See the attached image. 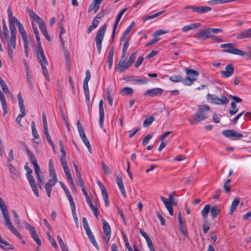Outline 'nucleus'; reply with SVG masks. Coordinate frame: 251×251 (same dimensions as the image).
Wrapping results in <instances>:
<instances>
[{
	"label": "nucleus",
	"instance_id": "f257e3e1",
	"mask_svg": "<svg viewBox=\"0 0 251 251\" xmlns=\"http://www.w3.org/2000/svg\"><path fill=\"white\" fill-rule=\"evenodd\" d=\"M35 37L36 38L37 42V46L39 50V53L38 55V62L40 63V64L41 66L42 69L43 71V73L46 79V80L48 81H50V77L49 75V73L48 70L46 68V65L48 64V62L47 61V59L46 58V56L44 54L43 50L41 47V44L40 42V40L39 38V32H35Z\"/></svg>",
	"mask_w": 251,
	"mask_h": 251
},
{
	"label": "nucleus",
	"instance_id": "f03ea898",
	"mask_svg": "<svg viewBox=\"0 0 251 251\" xmlns=\"http://www.w3.org/2000/svg\"><path fill=\"white\" fill-rule=\"evenodd\" d=\"M210 107L207 105L200 106L195 115L188 119L189 122L192 125H195L204 120L207 118L206 112L209 111Z\"/></svg>",
	"mask_w": 251,
	"mask_h": 251
},
{
	"label": "nucleus",
	"instance_id": "7ed1b4c3",
	"mask_svg": "<svg viewBox=\"0 0 251 251\" xmlns=\"http://www.w3.org/2000/svg\"><path fill=\"white\" fill-rule=\"evenodd\" d=\"M0 35L2 38L3 36H8L6 41L7 46V51L8 56L10 58L12 59L13 57L14 50L16 48V41L17 39L16 32H10V36L9 35V33L1 32Z\"/></svg>",
	"mask_w": 251,
	"mask_h": 251
},
{
	"label": "nucleus",
	"instance_id": "20e7f679",
	"mask_svg": "<svg viewBox=\"0 0 251 251\" xmlns=\"http://www.w3.org/2000/svg\"><path fill=\"white\" fill-rule=\"evenodd\" d=\"M27 12L29 17L33 20L32 25L34 31H38V29L35 26L37 24L41 31H47L46 27L43 20L36 14L32 10L27 9Z\"/></svg>",
	"mask_w": 251,
	"mask_h": 251
},
{
	"label": "nucleus",
	"instance_id": "39448f33",
	"mask_svg": "<svg viewBox=\"0 0 251 251\" xmlns=\"http://www.w3.org/2000/svg\"><path fill=\"white\" fill-rule=\"evenodd\" d=\"M7 14L10 31H16V25L17 26L19 31H25L24 28L22 24L15 17L13 16L11 7L10 6L7 8Z\"/></svg>",
	"mask_w": 251,
	"mask_h": 251
},
{
	"label": "nucleus",
	"instance_id": "423d86ee",
	"mask_svg": "<svg viewBox=\"0 0 251 251\" xmlns=\"http://www.w3.org/2000/svg\"><path fill=\"white\" fill-rule=\"evenodd\" d=\"M221 48H224L223 52L238 55L245 56L247 53L240 49L235 48L233 44L231 43L224 44L221 45Z\"/></svg>",
	"mask_w": 251,
	"mask_h": 251
},
{
	"label": "nucleus",
	"instance_id": "0eeeda50",
	"mask_svg": "<svg viewBox=\"0 0 251 251\" xmlns=\"http://www.w3.org/2000/svg\"><path fill=\"white\" fill-rule=\"evenodd\" d=\"M91 78V72L89 70L86 71V76L83 80V88L86 99V104L89 108L90 107V93L88 87V82Z\"/></svg>",
	"mask_w": 251,
	"mask_h": 251
},
{
	"label": "nucleus",
	"instance_id": "6e6552de",
	"mask_svg": "<svg viewBox=\"0 0 251 251\" xmlns=\"http://www.w3.org/2000/svg\"><path fill=\"white\" fill-rule=\"evenodd\" d=\"M5 221V226L6 227L10 230V231L14 234L17 237L21 239L22 238L21 235L19 233L16 228L13 226L12 224L10 221L8 211L2 213Z\"/></svg>",
	"mask_w": 251,
	"mask_h": 251
},
{
	"label": "nucleus",
	"instance_id": "1a4fd4ad",
	"mask_svg": "<svg viewBox=\"0 0 251 251\" xmlns=\"http://www.w3.org/2000/svg\"><path fill=\"white\" fill-rule=\"evenodd\" d=\"M207 100L210 102L217 104H226L229 101L226 96H222L219 98L214 95L209 94L207 95Z\"/></svg>",
	"mask_w": 251,
	"mask_h": 251
},
{
	"label": "nucleus",
	"instance_id": "9d476101",
	"mask_svg": "<svg viewBox=\"0 0 251 251\" xmlns=\"http://www.w3.org/2000/svg\"><path fill=\"white\" fill-rule=\"evenodd\" d=\"M103 235L102 238L106 244H108L111 237V230L108 222L104 219L102 220Z\"/></svg>",
	"mask_w": 251,
	"mask_h": 251
},
{
	"label": "nucleus",
	"instance_id": "9b49d317",
	"mask_svg": "<svg viewBox=\"0 0 251 251\" xmlns=\"http://www.w3.org/2000/svg\"><path fill=\"white\" fill-rule=\"evenodd\" d=\"M128 33L129 32H123L122 37L121 38V41L124 42L123 49L121 55V58L122 59H124L125 58L127 49L129 45V41L130 38V36Z\"/></svg>",
	"mask_w": 251,
	"mask_h": 251
},
{
	"label": "nucleus",
	"instance_id": "f8f14e48",
	"mask_svg": "<svg viewBox=\"0 0 251 251\" xmlns=\"http://www.w3.org/2000/svg\"><path fill=\"white\" fill-rule=\"evenodd\" d=\"M223 134L226 138L233 140H239L243 137V134L234 130L226 129L223 131Z\"/></svg>",
	"mask_w": 251,
	"mask_h": 251
},
{
	"label": "nucleus",
	"instance_id": "ddd939ff",
	"mask_svg": "<svg viewBox=\"0 0 251 251\" xmlns=\"http://www.w3.org/2000/svg\"><path fill=\"white\" fill-rule=\"evenodd\" d=\"M163 92L162 89L160 88H154L147 90L144 93V96L157 97L161 96Z\"/></svg>",
	"mask_w": 251,
	"mask_h": 251
},
{
	"label": "nucleus",
	"instance_id": "4468645a",
	"mask_svg": "<svg viewBox=\"0 0 251 251\" xmlns=\"http://www.w3.org/2000/svg\"><path fill=\"white\" fill-rule=\"evenodd\" d=\"M104 33L105 32H98L96 36V44L99 54H100L101 53L102 46L101 42L104 36Z\"/></svg>",
	"mask_w": 251,
	"mask_h": 251
},
{
	"label": "nucleus",
	"instance_id": "2eb2a0df",
	"mask_svg": "<svg viewBox=\"0 0 251 251\" xmlns=\"http://www.w3.org/2000/svg\"><path fill=\"white\" fill-rule=\"evenodd\" d=\"M234 70V67L232 64L227 65L225 68V70L221 72V76L224 78H228L233 74Z\"/></svg>",
	"mask_w": 251,
	"mask_h": 251
},
{
	"label": "nucleus",
	"instance_id": "dca6fc26",
	"mask_svg": "<svg viewBox=\"0 0 251 251\" xmlns=\"http://www.w3.org/2000/svg\"><path fill=\"white\" fill-rule=\"evenodd\" d=\"M160 199L161 201L163 202L166 208L168 210V211L169 212V214L171 215H173V208L172 206V202L168 201V199L165 197H163L162 196L160 197Z\"/></svg>",
	"mask_w": 251,
	"mask_h": 251
},
{
	"label": "nucleus",
	"instance_id": "f3484780",
	"mask_svg": "<svg viewBox=\"0 0 251 251\" xmlns=\"http://www.w3.org/2000/svg\"><path fill=\"white\" fill-rule=\"evenodd\" d=\"M211 33L212 32H196L195 37L200 40L214 38V36L211 34Z\"/></svg>",
	"mask_w": 251,
	"mask_h": 251
},
{
	"label": "nucleus",
	"instance_id": "a211bd4d",
	"mask_svg": "<svg viewBox=\"0 0 251 251\" xmlns=\"http://www.w3.org/2000/svg\"><path fill=\"white\" fill-rule=\"evenodd\" d=\"M194 9V12L199 14L207 13L211 10V8L208 6H196Z\"/></svg>",
	"mask_w": 251,
	"mask_h": 251
},
{
	"label": "nucleus",
	"instance_id": "6ab92c4d",
	"mask_svg": "<svg viewBox=\"0 0 251 251\" xmlns=\"http://www.w3.org/2000/svg\"><path fill=\"white\" fill-rule=\"evenodd\" d=\"M116 180L123 196L126 198V195L122 178L120 176H117Z\"/></svg>",
	"mask_w": 251,
	"mask_h": 251
},
{
	"label": "nucleus",
	"instance_id": "aec40b11",
	"mask_svg": "<svg viewBox=\"0 0 251 251\" xmlns=\"http://www.w3.org/2000/svg\"><path fill=\"white\" fill-rule=\"evenodd\" d=\"M185 71L187 75V77H191L197 79V77L199 75V72L197 71L191 69L185 68Z\"/></svg>",
	"mask_w": 251,
	"mask_h": 251
},
{
	"label": "nucleus",
	"instance_id": "412c9836",
	"mask_svg": "<svg viewBox=\"0 0 251 251\" xmlns=\"http://www.w3.org/2000/svg\"><path fill=\"white\" fill-rule=\"evenodd\" d=\"M99 125L101 128H103L104 111L103 106H99Z\"/></svg>",
	"mask_w": 251,
	"mask_h": 251
},
{
	"label": "nucleus",
	"instance_id": "4be33fe9",
	"mask_svg": "<svg viewBox=\"0 0 251 251\" xmlns=\"http://www.w3.org/2000/svg\"><path fill=\"white\" fill-rule=\"evenodd\" d=\"M129 67H127V64L125 61L120 60L118 64L116 69L119 73L124 72L126 69Z\"/></svg>",
	"mask_w": 251,
	"mask_h": 251
},
{
	"label": "nucleus",
	"instance_id": "5701e85b",
	"mask_svg": "<svg viewBox=\"0 0 251 251\" xmlns=\"http://www.w3.org/2000/svg\"><path fill=\"white\" fill-rule=\"evenodd\" d=\"M165 33L166 32H153V33L152 34V36L154 38L151 39L149 43L147 44V46H150L155 44L160 40V38H157L156 37Z\"/></svg>",
	"mask_w": 251,
	"mask_h": 251
},
{
	"label": "nucleus",
	"instance_id": "b1692460",
	"mask_svg": "<svg viewBox=\"0 0 251 251\" xmlns=\"http://www.w3.org/2000/svg\"><path fill=\"white\" fill-rule=\"evenodd\" d=\"M9 170L13 179H16L20 176V172L11 164H8Z\"/></svg>",
	"mask_w": 251,
	"mask_h": 251
},
{
	"label": "nucleus",
	"instance_id": "393cba45",
	"mask_svg": "<svg viewBox=\"0 0 251 251\" xmlns=\"http://www.w3.org/2000/svg\"><path fill=\"white\" fill-rule=\"evenodd\" d=\"M200 23H194L187 25H185L183 27V31H188L189 30H195L201 26Z\"/></svg>",
	"mask_w": 251,
	"mask_h": 251
},
{
	"label": "nucleus",
	"instance_id": "a878e982",
	"mask_svg": "<svg viewBox=\"0 0 251 251\" xmlns=\"http://www.w3.org/2000/svg\"><path fill=\"white\" fill-rule=\"evenodd\" d=\"M0 243L1 245H0V247L5 250H13L14 248L13 246L9 243H8L6 241L3 240L1 237V239L0 240Z\"/></svg>",
	"mask_w": 251,
	"mask_h": 251
},
{
	"label": "nucleus",
	"instance_id": "bb28decb",
	"mask_svg": "<svg viewBox=\"0 0 251 251\" xmlns=\"http://www.w3.org/2000/svg\"><path fill=\"white\" fill-rule=\"evenodd\" d=\"M240 202V199L239 198L235 199L231 202V204L230 207L229 214L232 215L235 210L237 206Z\"/></svg>",
	"mask_w": 251,
	"mask_h": 251
},
{
	"label": "nucleus",
	"instance_id": "cd10ccee",
	"mask_svg": "<svg viewBox=\"0 0 251 251\" xmlns=\"http://www.w3.org/2000/svg\"><path fill=\"white\" fill-rule=\"evenodd\" d=\"M220 208L217 206H213L210 208V214L213 218H215L220 214Z\"/></svg>",
	"mask_w": 251,
	"mask_h": 251
},
{
	"label": "nucleus",
	"instance_id": "c85d7f7f",
	"mask_svg": "<svg viewBox=\"0 0 251 251\" xmlns=\"http://www.w3.org/2000/svg\"><path fill=\"white\" fill-rule=\"evenodd\" d=\"M64 171L65 175L67 176V179L70 182L72 187L75 188L74 181H73V178L72 177L71 174L70 172L69 167L64 168Z\"/></svg>",
	"mask_w": 251,
	"mask_h": 251
},
{
	"label": "nucleus",
	"instance_id": "c756f323",
	"mask_svg": "<svg viewBox=\"0 0 251 251\" xmlns=\"http://www.w3.org/2000/svg\"><path fill=\"white\" fill-rule=\"evenodd\" d=\"M210 208L211 207L209 204H206L201 210V215L204 220L207 219L208 213L210 211Z\"/></svg>",
	"mask_w": 251,
	"mask_h": 251
},
{
	"label": "nucleus",
	"instance_id": "7c9ffc66",
	"mask_svg": "<svg viewBox=\"0 0 251 251\" xmlns=\"http://www.w3.org/2000/svg\"><path fill=\"white\" fill-rule=\"evenodd\" d=\"M196 79H194L191 77H186L184 78H182L181 82L185 85L190 86L191 85L194 81H196Z\"/></svg>",
	"mask_w": 251,
	"mask_h": 251
},
{
	"label": "nucleus",
	"instance_id": "2f4dec72",
	"mask_svg": "<svg viewBox=\"0 0 251 251\" xmlns=\"http://www.w3.org/2000/svg\"><path fill=\"white\" fill-rule=\"evenodd\" d=\"M113 53L114 50L113 49H111L109 51L107 58V64L110 69L111 68L113 64Z\"/></svg>",
	"mask_w": 251,
	"mask_h": 251
},
{
	"label": "nucleus",
	"instance_id": "473e14b6",
	"mask_svg": "<svg viewBox=\"0 0 251 251\" xmlns=\"http://www.w3.org/2000/svg\"><path fill=\"white\" fill-rule=\"evenodd\" d=\"M120 93L122 95H131L133 93V90L130 87H126L122 89Z\"/></svg>",
	"mask_w": 251,
	"mask_h": 251
},
{
	"label": "nucleus",
	"instance_id": "72a5a7b5",
	"mask_svg": "<svg viewBox=\"0 0 251 251\" xmlns=\"http://www.w3.org/2000/svg\"><path fill=\"white\" fill-rule=\"evenodd\" d=\"M154 118L152 116H150L146 118L143 122V126L144 127H148L153 122Z\"/></svg>",
	"mask_w": 251,
	"mask_h": 251
},
{
	"label": "nucleus",
	"instance_id": "f704fd0d",
	"mask_svg": "<svg viewBox=\"0 0 251 251\" xmlns=\"http://www.w3.org/2000/svg\"><path fill=\"white\" fill-rule=\"evenodd\" d=\"M248 38H251V32H241L236 36V38L238 40Z\"/></svg>",
	"mask_w": 251,
	"mask_h": 251
},
{
	"label": "nucleus",
	"instance_id": "c9c22d12",
	"mask_svg": "<svg viewBox=\"0 0 251 251\" xmlns=\"http://www.w3.org/2000/svg\"><path fill=\"white\" fill-rule=\"evenodd\" d=\"M165 11L164 10H163V11H159L158 12H157L155 14H153L151 15H150V16H146L144 17V21H147V20H151V19H152L153 18H155L160 15H161V14H163Z\"/></svg>",
	"mask_w": 251,
	"mask_h": 251
},
{
	"label": "nucleus",
	"instance_id": "e433bc0d",
	"mask_svg": "<svg viewBox=\"0 0 251 251\" xmlns=\"http://www.w3.org/2000/svg\"><path fill=\"white\" fill-rule=\"evenodd\" d=\"M99 21L97 19V16L93 20L92 25H90L88 28V31H91L92 30L94 29L99 24Z\"/></svg>",
	"mask_w": 251,
	"mask_h": 251
},
{
	"label": "nucleus",
	"instance_id": "4c0bfd02",
	"mask_svg": "<svg viewBox=\"0 0 251 251\" xmlns=\"http://www.w3.org/2000/svg\"><path fill=\"white\" fill-rule=\"evenodd\" d=\"M57 178H51L49 179L45 185V188H52L57 182Z\"/></svg>",
	"mask_w": 251,
	"mask_h": 251
},
{
	"label": "nucleus",
	"instance_id": "58836bf2",
	"mask_svg": "<svg viewBox=\"0 0 251 251\" xmlns=\"http://www.w3.org/2000/svg\"><path fill=\"white\" fill-rule=\"evenodd\" d=\"M24 41V48H28V37L26 32H21Z\"/></svg>",
	"mask_w": 251,
	"mask_h": 251
},
{
	"label": "nucleus",
	"instance_id": "ea45409f",
	"mask_svg": "<svg viewBox=\"0 0 251 251\" xmlns=\"http://www.w3.org/2000/svg\"><path fill=\"white\" fill-rule=\"evenodd\" d=\"M101 195L103 198V199L104 201V204L106 207H108L109 205V201L108 199V195L107 193V191H105L104 192H102L101 193Z\"/></svg>",
	"mask_w": 251,
	"mask_h": 251
},
{
	"label": "nucleus",
	"instance_id": "a19ab883",
	"mask_svg": "<svg viewBox=\"0 0 251 251\" xmlns=\"http://www.w3.org/2000/svg\"><path fill=\"white\" fill-rule=\"evenodd\" d=\"M182 76L181 75H174L169 77V79L174 82H181Z\"/></svg>",
	"mask_w": 251,
	"mask_h": 251
},
{
	"label": "nucleus",
	"instance_id": "79ce46f5",
	"mask_svg": "<svg viewBox=\"0 0 251 251\" xmlns=\"http://www.w3.org/2000/svg\"><path fill=\"white\" fill-rule=\"evenodd\" d=\"M76 126L77 127V130L79 132L80 137H81L83 135H85V132L84 131L82 126H81L80 122L79 121L77 122Z\"/></svg>",
	"mask_w": 251,
	"mask_h": 251
},
{
	"label": "nucleus",
	"instance_id": "37998d69",
	"mask_svg": "<svg viewBox=\"0 0 251 251\" xmlns=\"http://www.w3.org/2000/svg\"><path fill=\"white\" fill-rule=\"evenodd\" d=\"M153 135V133H151L148 134L146 136H145L142 141L143 145L145 146L148 144L150 140L152 138Z\"/></svg>",
	"mask_w": 251,
	"mask_h": 251
},
{
	"label": "nucleus",
	"instance_id": "c03bdc74",
	"mask_svg": "<svg viewBox=\"0 0 251 251\" xmlns=\"http://www.w3.org/2000/svg\"><path fill=\"white\" fill-rule=\"evenodd\" d=\"M231 106L232 108V110L229 111V113L231 115H234L238 111V108H236V105L235 102L232 101L231 102Z\"/></svg>",
	"mask_w": 251,
	"mask_h": 251
},
{
	"label": "nucleus",
	"instance_id": "a18cd8bd",
	"mask_svg": "<svg viewBox=\"0 0 251 251\" xmlns=\"http://www.w3.org/2000/svg\"><path fill=\"white\" fill-rule=\"evenodd\" d=\"M0 85L1 87V89H2L3 92L6 94V95H10V91H9L8 88L4 81L2 82L1 81Z\"/></svg>",
	"mask_w": 251,
	"mask_h": 251
},
{
	"label": "nucleus",
	"instance_id": "49530a36",
	"mask_svg": "<svg viewBox=\"0 0 251 251\" xmlns=\"http://www.w3.org/2000/svg\"><path fill=\"white\" fill-rule=\"evenodd\" d=\"M27 154L29 157L30 161L32 163L33 165L37 163L36 158L32 152L30 151L29 153H27Z\"/></svg>",
	"mask_w": 251,
	"mask_h": 251
},
{
	"label": "nucleus",
	"instance_id": "de8ad7c7",
	"mask_svg": "<svg viewBox=\"0 0 251 251\" xmlns=\"http://www.w3.org/2000/svg\"><path fill=\"white\" fill-rule=\"evenodd\" d=\"M132 80L138 84H147L148 83V80L145 77L143 78H140V79H139V78L133 79Z\"/></svg>",
	"mask_w": 251,
	"mask_h": 251
},
{
	"label": "nucleus",
	"instance_id": "09e8293b",
	"mask_svg": "<svg viewBox=\"0 0 251 251\" xmlns=\"http://www.w3.org/2000/svg\"><path fill=\"white\" fill-rule=\"evenodd\" d=\"M101 2V0H94L93 9L95 13H96L99 10Z\"/></svg>",
	"mask_w": 251,
	"mask_h": 251
},
{
	"label": "nucleus",
	"instance_id": "8fccbe9b",
	"mask_svg": "<svg viewBox=\"0 0 251 251\" xmlns=\"http://www.w3.org/2000/svg\"><path fill=\"white\" fill-rule=\"evenodd\" d=\"M0 209L1 210L2 213L8 211L7 207L5 205L4 201L0 197Z\"/></svg>",
	"mask_w": 251,
	"mask_h": 251
},
{
	"label": "nucleus",
	"instance_id": "3c124183",
	"mask_svg": "<svg viewBox=\"0 0 251 251\" xmlns=\"http://www.w3.org/2000/svg\"><path fill=\"white\" fill-rule=\"evenodd\" d=\"M67 198L69 201L70 206L71 208L72 212L75 211V204L73 201V198L71 195L67 196Z\"/></svg>",
	"mask_w": 251,
	"mask_h": 251
},
{
	"label": "nucleus",
	"instance_id": "603ef678",
	"mask_svg": "<svg viewBox=\"0 0 251 251\" xmlns=\"http://www.w3.org/2000/svg\"><path fill=\"white\" fill-rule=\"evenodd\" d=\"M48 237H49V240L51 245V246L55 248V249H56L57 248V245L56 243V241L54 239V238L52 237V236L49 233L48 234Z\"/></svg>",
	"mask_w": 251,
	"mask_h": 251
},
{
	"label": "nucleus",
	"instance_id": "864d4df0",
	"mask_svg": "<svg viewBox=\"0 0 251 251\" xmlns=\"http://www.w3.org/2000/svg\"><path fill=\"white\" fill-rule=\"evenodd\" d=\"M136 54V53L135 52H133L129 57L126 62V63L127 64V67H130L131 65L132 62L134 61L135 59Z\"/></svg>",
	"mask_w": 251,
	"mask_h": 251
},
{
	"label": "nucleus",
	"instance_id": "5fc2aeb1",
	"mask_svg": "<svg viewBox=\"0 0 251 251\" xmlns=\"http://www.w3.org/2000/svg\"><path fill=\"white\" fill-rule=\"evenodd\" d=\"M209 228H210V224L206 220H205V221L203 222V233H206L208 232Z\"/></svg>",
	"mask_w": 251,
	"mask_h": 251
},
{
	"label": "nucleus",
	"instance_id": "6e6d98bb",
	"mask_svg": "<svg viewBox=\"0 0 251 251\" xmlns=\"http://www.w3.org/2000/svg\"><path fill=\"white\" fill-rule=\"evenodd\" d=\"M31 235L33 240L37 243V244L38 246H40L41 245V241L39 239L38 235L37 234V232L34 233V234H32Z\"/></svg>",
	"mask_w": 251,
	"mask_h": 251
},
{
	"label": "nucleus",
	"instance_id": "4d7b16f0",
	"mask_svg": "<svg viewBox=\"0 0 251 251\" xmlns=\"http://www.w3.org/2000/svg\"><path fill=\"white\" fill-rule=\"evenodd\" d=\"M221 28L205 27L201 29L200 31H222Z\"/></svg>",
	"mask_w": 251,
	"mask_h": 251
},
{
	"label": "nucleus",
	"instance_id": "13d9d810",
	"mask_svg": "<svg viewBox=\"0 0 251 251\" xmlns=\"http://www.w3.org/2000/svg\"><path fill=\"white\" fill-rule=\"evenodd\" d=\"M1 106L3 111V116H5L7 113V103L5 100H3L1 101Z\"/></svg>",
	"mask_w": 251,
	"mask_h": 251
},
{
	"label": "nucleus",
	"instance_id": "bf43d9fd",
	"mask_svg": "<svg viewBox=\"0 0 251 251\" xmlns=\"http://www.w3.org/2000/svg\"><path fill=\"white\" fill-rule=\"evenodd\" d=\"M89 239L92 244L94 245V246L98 250H99V245L96 242L94 236H91V237H89Z\"/></svg>",
	"mask_w": 251,
	"mask_h": 251
},
{
	"label": "nucleus",
	"instance_id": "052dcab7",
	"mask_svg": "<svg viewBox=\"0 0 251 251\" xmlns=\"http://www.w3.org/2000/svg\"><path fill=\"white\" fill-rule=\"evenodd\" d=\"M26 177L29 181L30 185L36 184L35 179L31 174L26 175Z\"/></svg>",
	"mask_w": 251,
	"mask_h": 251
},
{
	"label": "nucleus",
	"instance_id": "680f3d73",
	"mask_svg": "<svg viewBox=\"0 0 251 251\" xmlns=\"http://www.w3.org/2000/svg\"><path fill=\"white\" fill-rule=\"evenodd\" d=\"M57 238L58 243L61 249L67 247L60 235H57Z\"/></svg>",
	"mask_w": 251,
	"mask_h": 251
},
{
	"label": "nucleus",
	"instance_id": "e2e57ef3",
	"mask_svg": "<svg viewBox=\"0 0 251 251\" xmlns=\"http://www.w3.org/2000/svg\"><path fill=\"white\" fill-rule=\"evenodd\" d=\"M102 166V169L105 174L109 175L111 174V171L109 170L108 167L105 164L104 162L101 163Z\"/></svg>",
	"mask_w": 251,
	"mask_h": 251
},
{
	"label": "nucleus",
	"instance_id": "0e129e2a",
	"mask_svg": "<svg viewBox=\"0 0 251 251\" xmlns=\"http://www.w3.org/2000/svg\"><path fill=\"white\" fill-rule=\"evenodd\" d=\"M117 212L118 214L120 216L121 218L122 219L124 225H126V222L123 210L120 208H118Z\"/></svg>",
	"mask_w": 251,
	"mask_h": 251
},
{
	"label": "nucleus",
	"instance_id": "69168bd1",
	"mask_svg": "<svg viewBox=\"0 0 251 251\" xmlns=\"http://www.w3.org/2000/svg\"><path fill=\"white\" fill-rule=\"evenodd\" d=\"M82 141H83V143L84 144V145L86 146V147L87 148L89 151L91 153H92V151L91 147V145H90V142H89V141L88 140V139H86L85 140H83Z\"/></svg>",
	"mask_w": 251,
	"mask_h": 251
},
{
	"label": "nucleus",
	"instance_id": "338daca9",
	"mask_svg": "<svg viewBox=\"0 0 251 251\" xmlns=\"http://www.w3.org/2000/svg\"><path fill=\"white\" fill-rule=\"evenodd\" d=\"M146 242L147 243L148 246L149 248L150 249V251H155L151 239L150 238L149 239L146 240Z\"/></svg>",
	"mask_w": 251,
	"mask_h": 251
},
{
	"label": "nucleus",
	"instance_id": "774afa93",
	"mask_svg": "<svg viewBox=\"0 0 251 251\" xmlns=\"http://www.w3.org/2000/svg\"><path fill=\"white\" fill-rule=\"evenodd\" d=\"M143 60H144V58L142 56H140L139 57H138V59L137 60V61L135 62L134 67L135 68H138L141 65V64L143 62Z\"/></svg>",
	"mask_w": 251,
	"mask_h": 251
}]
</instances>
